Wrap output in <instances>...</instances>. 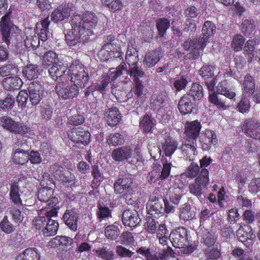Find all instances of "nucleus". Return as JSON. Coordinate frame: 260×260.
Here are the masks:
<instances>
[{
    "mask_svg": "<svg viewBox=\"0 0 260 260\" xmlns=\"http://www.w3.org/2000/svg\"><path fill=\"white\" fill-rule=\"evenodd\" d=\"M97 23L96 14L90 12H86L82 15H74L71 21L73 30L77 31L82 38L83 43L87 42L93 35V29Z\"/></svg>",
    "mask_w": 260,
    "mask_h": 260,
    "instance_id": "f257e3e1",
    "label": "nucleus"
},
{
    "mask_svg": "<svg viewBox=\"0 0 260 260\" xmlns=\"http://www.w3.org/2000/svg\"><path fill=\"white\" fill-rule=\"evenodd\" d=\"M97 23L96 14L90 12H86L82 15H74L71 21L73 30L77 31L82 38L83 43L87 42L93 35V29Z\"/></svg>",
    "mask_w": 260,
    "mask_h": 260,
    "instance_id": "f03ea898",
    "label": "nucleus"
},
{
    "mask_svg": "<svg viewBox=\"0 0 260 260\" xmlns=\"http://www.w3.org/2000/svg\"><path fill=\"white\" fill-rule=\"evenodd\" d=\"M68 75L71 82L80 88H84L89 80L88 72L85 71L84 65L78 60L73 62L70 66Z\"/></svg>",
    "mask_w": 260,
    "mask_h": 260,
    "instance_id": "7ed1b4c3",
    "label": "nucleus"
},
{
    "mask_svg": "<svg viewBox=\"0 0 260 260\" xmlns=\"http://www.w3.org/2000/svg\"><path fill=\"white\" fill-rule=\"evenodd\" d=\"M68 137L76 148L87 146L91 141V135L83 127H73L67 132Z\"/></svg>",
    "mask_w": 260,
    "mask_h": 260,
    "instance_id": "20e7f679",
    "label": "nucleus"
},
{
    "mask_svg": "<svg viewBox=\"0 0 260 260\" xmlns=\"http://www.w3.org/2000/svg\"><path fill=\"white\" fill-rule=\"evenodd\" d=\"M161 162L162 165L161 172L159 169L153 170L147 176V180L151 184H160L161 181L167 179L171 174L172 162L170 160H167L162 156Z\"/></svg>",
    "mask_w": 260,
    "mask_h": 260,
    "instance_id": "39448f33",
    "label": "nucleus"
},
{
    "mask_svg": "<svg viewBox=\"0 0 260 260\" xmlns=\"http://www.w3.org/2000/svg\"><path fill=\"white\" fill-rule=\"evenodd\" d=\"M125 68V64H120L117 68H110L107 73H104L97 82L95 87L96 90L102 92L106 90L110 81H115L118 77L122 74V72Z\"/></svg>",
    "mask_w": 260,
    "mask_h": 260,
    "instance_id": "423d86ee",
    "label": "nucleus"
},
{
    "mask_svg": "<svg viewBox=\"0 0 260 260\" xmlns=\"http://www.w3.org/2000/svg\"><path fill=\"white\" fill-rule=\"evenodd\" d=\"M209 171L207 169H202L196 177L194 182L189 185V191L190 193L196 197H201L202 190L209 184Z\"/></svg>",
    "mask_w": 260,
    "mask_h": 260,
    "instance_id": "0eeeda50",
    "label": "nucleus"
},
{
    "mask_svg": "<svg viewBox=\"0 0 260 260\" xmlns=\"http://www.w3.org/2000/svg\"><path fill=\"white\" fill-rule=\"evenodd\" d=\"M0 27L3 35V39L7 45L10 43L11 40H16L15 31L16 27L10 21L9 14H6L1 18Z\"/></svg>",
    "mask_w": 260,
    "mask_h": 260,
    "instance_id": "6e6552de",
    "label": "nucleus"
},
{
    "mask_svg": "<svg viewBox=\"0 0 260 260\" xmlns=\"http://www.w3.org/2000/svg\"><path fill=\"white\" fill-rule=\"evenodd\" d=\"M188 230L184 227H179L172 230L169 238L173 247L183 248L189 243L188 240Z\"/></svg>",
    "mask_w": 260,
    "mask_h": 260,
    "instance_id": "1a4fd4ad",
    "label": "nucleus"
},
{
    "mask_svg": "<svg viewBox=\"0 0 260 260\" xmlns=\"http://www.w3.org/2000/svg\"><path fill=\"white\" fill-rule=\"evenodd\" d=\"M241 128L247 136L260 141V123L255 119H246Z\"/></svg>",
    "mask_w": 260,
    "mask_h": 260,
    "instance_id": "9d476101",
    "label": "nucleus"
},
{
    "mask_svg": "<svg viewBox=\"0 0 260 260\" xmlns=\"http://www.w3.org/2000/svg\"><path fill=\"white\" fill-rule=\"evenodd\" d=\"M199 143L203 151H209L212 145H216L218 143L217 136L214 131L210 129H205L199 135Z\"/></svg>",
    "mask_w": 260,
    "mask_h": 260,
    "instance_id": "9b49d317",
    "label": "nucleus"
},
{
    "mask_svg": "<svg viewBox=\"0 0 260 260\" xmlns=\"http://www.w3.org/2000/svg\"><path fill=\"white\" fill-rule=\"evenodd\" d=\"M202 125L198 120L187 121L184 125V138L190 141H197L200 136Z\"/></svg>",
    "mask_w": 260,
    "mask_h": 260,
    "instance_id": "f8f14e48",
    "label": "nucleus"
},
{
    "mask_svg": "<svg viewBox=\"0 0 260 260\" xmlns=\"http://www.w3.org/2000/svg\"><path fill=\"white\" fill-rule=\"evenodd\" d=\"M57 212L55 209L52 210H41L38 217L35 218L32 221V226L37 230L41 231L45 228L47 220L50 217H56Z\"/></svg>",
    "mask_w": 260,
    "mask_h": 260,
    "instance_id": "ddd939ff",
    "label": "nucleus"
},
{
    "mask_svg": "<svg viewBox=\"0 0 260 260\" xmlns=\"http://www.w3.org/2000/svg\"><path fill=\"white\" fill-rule=\"evenodd\" d=\"M133 183V179L127 176L118 178L114 184L115 193L116 194L132 193Z\"/></svg>",
    "mask_w": 260,
    "mask_h": 260,
    "instance_id": "4468645a",
    "label": "nucleus"
},
{
    "mask_svg": "<svg viewBox=\"0 0 260 260\" xmlns=\"http://www.w3.org/2000/svg\"><path fill=\"white\" fill-rule=\"evenodd\" d=\"M163 202L162 199L156 197L149 201L146 205L147 213L155 218L161 217L164 214Z\"/></svg>",
    "mask_w": 260,
    "mask_h": 260,
    "instance_id": "2eb2a0df",
    "label": "nucleus"
},
{
    "mask_svg": "<svg viewBox=\"0 0 260 260\" xmlns=\"http://www.w3.org/2000/svg\"><path fill=\"white\" fill-rule=\"evenodd\" d=\"M55 91L59 98L64 100L73 99L79 94V87L75 84L68 85L64 87H62L60 84H57Z\"/></svg>",
    "mask_w": 260,
    "mask_h": 260,
    "instance_id": "dca6fc26",
    "label": "nucleus"
},
{
    "mask_svg": "<svg viewBox=\"0 0 260 260\" xmlns=\"http://www.w3.org/2000/svg\"><path fill=\"white\" fill-rule=\"evenodd\" d=\"M62 219L70 230L77 231L79 214L76 209H67L62 216Z\"/></svg>",
    "mask_w": 260,
    "mask_h": 260,
    "instance_id": "f3484780",
    "label": "nucleus"
},
{
    "mask_svg": "<svg viewBox=\"0 0 260 260\" xmlns=\"http://www.w3.org/2000/svg\"><path fill=\"white\" fill-rule=\"evenodd\" d=\"M216 27L214 23L210 21H206L203 25L202 34L199 38L200 47L205 48L207 45L209 37L214 35L216 32Z\"/></svg>",
    "mask_w": 260,
    "mask_h": 260,
    "instance_id": "a211bd4d",
    "label": "nucleus"
},
{
    "mask_svg": "<svg viewBox=\"0 0 260 260\" xmlns=\"http://www.w3.org/2000/svg\"><path fill=\"white\" fill-rule=\"evenodd\" d=\"M122 221L125 226H128L131 230H133L139 225L141 219L137 212L126 210L122 213Z\"/></svg>",
    "mask_w": 260,
    "mask_h": 260,
    "instance_id": "6ab92c4d",
    "label": "nucleus"
},
{
    "mask_svg": "<svg viewBox=\"0 0 260 260\" xmlns=\"http://www.w3.org/2000/svg\"><path fill=\"white\" fill-rule=\"evenodd\" d=\"M71 8L69 5H60L50 15L51 20L56 23L63 21L70 16Z\"/></svg>",
    "mask_w": 260,
    "mask_h": 260,
    "instance_id": "aec40b11",
    "label": "nucleus"
},
{
    "mask_svg": "<svg viewBox=\"0 0 260 260\" xmlns=\"http://www.w3.org/2000/svg\"><path fill=\"white\" fill-rule=\"evenodd\" d=\"M50 24L49 16H47L44 19L37 22L36 25L35 32L38 35V37L43 42V43H44L47 40Z\"/></svg>",
    "mask_w": 260,
    "mask_h": 260,
    "instance_id": "412c9836",
    "label": "nucleus"
},
{
    "mask_svg": "<svg viewBox=\"0 0 260 260\" xmlns=\"http://www.w3.org/2000/svg\"><path fill=\"white\" fill-rule=\"evenodd\" d=\"M195 101L190 98V95L187 93L183 94L180 99L178 108L182 114H190L195 108Z\"/></svg>",
    "mask_w": 260,
    "mask_h": 260,
    "instance_id": "4be33fe9",
    "label": "nucleus"
},
{
    "mask_svg": "<svg viewBox=\"0 0 260 260\" xmlns=\"http://www.w3.org/2000/svg\"><path fill=\"white\" fill-rule=\"evenodd\" d=\"M107 123L110 126L117 125L122 120V115L116 107L113 106L108 109L105 113Z\"/></svg>",
    "mask_w": 260,
    "mask_h": 260,
    "instance_id": "5701e85b",
    "label": "nucleus"
},
{
    "mask_svg": "<svg viewBox=\"0 0 260 260\" xmlns=\"http://www.w3.org/2000/svg\"><path fill=\"white\" fill-rule=\"evenodd\" d=\"M123 52H118L117 50H111L107 48L102 46L101 50L98 53L99 58L103 61H107L112 58H115L120 61L123 60Z\"/></svg>",
    "mask_w": 260,
    "mask_h": 260,
    "instance_id": "b1692460",
    "label": "nucleus"
},
{
    "mask_svg": "<svg viewBox=\"0 0 260 260\" xmlns=\"http://www.w3.org/2000/svg\"><path fill=\"white\" fill-rule=\"evenodd\" d=\"M133 152L129 146H121L112 151V157L115 161H123L131 158Z\"/></svg>",
    "mask_w": 260,
    "mask_h": 260,
    "instance_id": "393cba45",
    "label": "nucleus"
},
{
    "mask_svg": "<svg viewBox=\"0 0 260 260\" xmlns=\"http://www.w3.org/2000/svg\"><path fill=\"white\" fill-rule=\"evenodd\" d=\"M169 104V98L166 93H159L152 96L151 106L154 110H165L166 106Z\"/></svg>",
    "mask_w": 260,
    "mask_h": 260,
    "instance_id": "a878e982",
    "label": "nucleus"
},
{
    "mask_svg": "<svg viewBox=\"0 0 260 260\" xmlns=\"http://www.w3.org/2000/svg\"><path fill=\"white\" fill-rule=\"evenodd\" d=\"M161 53L160 49H156L148 51L144 56L143 65L147 68L153 67L160 60Z\"/></svg>",
    "mask_w": 260,
    "mask_h": 260,
    "instance_id": "bb28decb",
    "label": "nucleus"
},
{
    "mask_svg": "<svg viewBox=\"0 0 260 260\" xmlns=\"http://www.w3.org/2000/svg\"><path fill=\"white\" fill-rule=\"evenodd\" d=\"M30 101L33 105H36L41 100L40 91H42L41 84L39 83L32 82L29 84L28 87Z\"/></svg>",
    "mask_w": 260,
    "mask_h": 260,
    "instance_id": "cd10ccee",
    "label": "nucleus"
},
{
    "mask_svg": "<svg viewBox=\"0 0 260 260\" xmlns=\"http://www.w3.org/2000/svg\"><path fill=\"white\" fill-rule=\"evenodd\" d=\"M237 237L238 240L244 242L247 240H253L255 238L254 231L248 224L241 225L237 231Z\"/></svg>",
    "mask_w": 260,
    "mask_h": 260,
    "instance_id": "c85d7f7f",
    "label": "nucleus"
},
{
    "mask_svg": "<svg viewBox=\"0 0 260 260\" xmlns=\"http://www.w3.org/2000/svg\"><path fill=\"white\" fill-rule=\"evenodd\" d=\"M197 141H190L188 139L183 138L180 149L187 158H190L192 155H195L197 152Z\"/></svg>",
    "mask_w": 260,
    "mask_h": 260,
    "instance_id": "c756f323",
    "label": "nucleus"
},
{
    "mask_svg": "<svg viewBox=\"0 0 260 260\" xmlns=\"http://www.w3.org/2000/svg\"><path fill=\"white\" fill-rule=\"evenodd\" d=\"M47 220L45 228L42 230V234L44 237H50L54 236L57 233L59 229V224L58 221L51 219Z\"/></svg>",
    "mask_w": 260,
    "mask_h": 260,
    "instance_id": "7c9ffc66",
    "label": "nucleus"
},
{
    "mask_svg": "<svg viewBox=\"0 0 260 260\" xmlns=\"http://www.w3.org/2000/svg\"><path fill=\"white\" fill-rule=\"evenodd\" d=\"M196 216V212L192 210L190 204L186 203L181 205L179 211L180 220L184 221L193 219Z\"/></svg>",
    "mask_w": 260,
    "mask_h": 260,
    "instance_id": "2f4dec72",
    "label": "nucleus"
},
{
    "mask_svg": "<svg viewBox=\"0 0 260 260\" xmlns=\"http://www.w3.org/2000/svg\"><path fill=\"white\" fill-rule=\"evenodd\" d=\"M174 253L172 248L167 246L161 251L152 253L150 251L146 260H165Z\"/></svg>",
    "mask_w": 260,
    "mask_h": 260,
    "instance_id": "473e14b6",
    "label": "nucleus"
},
{
    "mask_svg": "<svg viewBox=\"0 0 260 260\" xmlns=\"http://www.w3.org/2000/svg\"><path fill=\"white\" fill-rule=\"evenodd\" d=\"M217 93L224 95L229 99L235 98L236 93L229 88V83L226 80H224L218 83L217 86Z\"/></svg>",
    "mask_w": 260,
    "mask_h": 260,
    "instance_id": "72a5a7b5",
    "label": "nucleus"
},
{
    "mask_svg": "<svg viewBox=\"0 0 260 260\" xmlns=\"http://www.w3.org/2000/svg\"><path fill=\"white\" fill-rule=\"evenodd\" d=\"M67 70V67L63 63L53 64L49 70V74L52 79L55 81L62 76Z\"/></svg>",
    "mask_w": 260,
    "mask_h": 260,
    "instance_id": "f704fd0d",
    "label": "nucleus"
},
{
    "mask_svg": "<svg viewBox=\"0 0 260 260\" xmlns=\"http://www.w3.org/2000/svg\"><path fill=\"white\" fill-rule=\"evenodd\" d=\"M244 92L248 94V96L252 95L255 90V80L254 77L250 74H247L243 83Z\"/></svg>",
    "mask_w": 260,
    "mask_h": 260,
    "instance_id": "c9c22d12",
    "label": "nucleus"
},
{
    "mask_svg": "<svg viewBox=\"0 0 260 260\" xmlns=\"http://www.w3.org/2000/svg\"><path fill=\"white\" fill-rule=\"evenodd\" d=\"M178 147V144L175 140H172L171 138H169L165 140V142L162 145V148L164 150L165 154L166 157H169L167 160H170L171 162V156L173 153L176 151Z\"/></svg>",
    "mask_w": 260,
    "mask_h": 260,
    "instance_id": "e433bc0d",
    "label": "nucleus"
},
{
    "mask_svg": "<svg viewBox=\"0 0 260 260\" xmlns=\"http://www.w3.org/2000/svg\"><path fill=\"white\" fill-rule=\"evenodd\" d=\"M66 40L69 46H74L79 45L81 42L83 43L82 38L79 34L78 31H75L72 29L69 30L65 34Z\"/></svg>",
    "mask_w": 260,
    "mask_h": 260,
    "instance_id": "4c0bfd02",
    "label": "nucleus"
},
{
    "mask_svg": "<svg viewBox=\"0 0 260 260\" xmlns=\"http://www.w3.org/2000/svg\"><path fill=\"white\" fill-rule=\"evenodd\" d=\"M187 94L190 95L193 101H199L204 95L203 86L200 83H193L191 85L189 93H187Z\"/></svg>",
    "mask_w": 260,
    "mask_h": 260,
    "instance_id": "58836bf2",
    "label": "nucleus"
},
{
    "mask_svg": "<svg viewBox=\"0 0 260 260\" xmlns=\"http://www.w3.org/2000/svg\"><path fill=\"white\" fill-rule=\"evenodd\" d=\"M17 260H40V255L36 248H27L17 256Z\"/></svg>",
    "mask_w": 260,
    "mask_h": 260,
    "instance_id": "ea45409f",
    "label": "nucleus"
},
{
    "mask_svg": "<svg viewBox=\"0 0 260 260\" xmlns=\"http://www.w3.org/2000/svg\"><path fill=\"white\" fill-rule=\"evenodd\" d=\"M256 42L254 40H248L246 41L243 47L244 53L246 56L247 61L249 63L252 62L254 56V51L255 50Z\"/></svg>",
    "mask_w": 260,
    "mask_h": 260,
    "instance_id": "a19ab883",
    "label": "nucleus"
},
{
    "mask_svg": "<svg viewBox=\"0 0 260 260\" xmlns=\"http://www.w3.org/2000/svg\"><path fill=\"white\" fill-rule=\"evenodd\" d=\"M155 25L159 37L162 38L171 26L170 20L165 17L159 18L156 20Z\"/></svg>",
    "mask_w": 260,
    "mask_h": 260,
    "instance_id": "79ce46f5",
    "label": "nucleus"
},
{
    "mask_svg": "<svg viewBox=\"0 0 260 260\" xmlns=\"http://www.w3.org/2000/svg\"><path fill=\"white\" fill-rule=\"evenodd\" d=\"M70 239L66 236H56L50 240L47 244L48 248H56L59 246L67 245Z\"/></svg>",
    "mask_w": 260,
    "mask_h": 260,
    "instance_id": "37998d69",
    "label": "nucleus"
},
{
    "mask_svg": "<svg viewBox=\"0 0 260 260\" xmlns=\"http://www.w3.org/2000/svg\"><path fill=\"white\" fill-rule=\"evenodd\" d=\"M154 123L151 116L145 114L140 120V126L145 134L152 133Z\"/></svg>",
    "mask_w": 260,
    "mask_h": 260,
    "instance_id": "c03bdc74",
    "label": "nucleus"
},
{
    "mask_svg": "<svg viewBox=\"0 0 260 260\" xmlns=\"http://www.w3.org/2000/svg\"><path fill=\"white\" fill-rule=\"evenodd\" d=\"M41 185L42 187L38 191V198L40 201L46 202L52 195L53 190L48 186H45L44 181H41Z\"/></svg>",
    "mask_w": 260,
    "mask_h": 260,
    "instance_id": "a18cd8bd",
    "label": "nucleus"
},
{
    "mask_svg": "<svg viewBox=\"0 0 260 260\" xmlns=\"http://www.w3.org/2000/svg\"><path fill=\"white\" fill-rule=\"evenodd\" d=\"M22 73L28 80L38 78L39 74L38 66L35 64H28L23 68Z\"/></svg>",
    "mask_w": 260,
    "mask_h": 260,
    "instance_id": "49530a36",
    "label": "nucleus"
},
{
    "mask_svg": "<svg viewBox=\"0 0 260 260\" xmlns=\"http://www.w3.org/2000/svg\"><path fill=\"white\" fill-rule=\"evenodd\" d=\"M106 143L110 146L122 145L124 143V136L120 133H111L107 137Z\"/></svg>",
    "mask_w": 260,
    "mask_h": 260,
    "instance_id": "de8ad7c7",
    "label": "nucleus"
},
{
    "mask_svg": "<svg viewBox=\"0 0 260 260\" xmlns=\"http://www.w3.org/2000/svg\"><path fill=\"white\" fill-rule=\"evenodd\" d=\"M115 37L113 34H110L104 38L102 43L103 46L111 50H116L118 52H122L120 45L115 43Z\"/></svg>",
    "mask_w": 260,
    "mask_h": 260,
    "instance_id": "09e8293b",
    "label": "nucleus"
},
{
    "mask_svg": "<svg viewBox=\"0 0 260 260\" xmlns=\"http://www.w3.org/2000/svg\"><path fill=\"white\" fill-rule=\"evenodd\" d=\"M102 4L109 8L110 12L115 13L120 11L123 7L121 0H101Z\"/></svg>",
    "mask_w": 260,
    "mask_h": 260,
    "instance_id": "8fccbe9b",
    "label": "nucleus"
},
{
    "mask_svg": "<svg viewBox=\"0 0 260 260\" xmlns=\"http://www.w3.org/2000/svg\"><path fill=\"white\" fill-rule=\"evenodd\" d=\"M242 32L245 36H249L255 29L254 21L251 18H246L240 26Z\"/></svg>",
    "mask_w": 260,
    "mask_h": 260,
    "instance_id": "3c124183",
    "label": "nucleus"
},
{
    "mask_svg": "<svg viewBox=\"0 0 260 260\" xmlns=\"http://www.w3.org/2000/svg\"><path fill=\"white\" fill-rule=\"evenodd\" d=\"M245 42V38L240 34H237L233 37L231 42V48L235 52L241 51Z\"/></svg>",
    "mask_w": 260,
    "mask_h": 260,
    "instance_id": "603ef678",
    "label": "nucleus"
},
{
    "mask_svg": "<svg viewBox=\"0 0 260 260\" xmlns=\"http://www.w3.org/2000/svg\"><path fill=\"white\" fill-rule=\"evenodd\" d=\"M99 257L104 260H114L115 254L113 250L107 247L99 248L95 250Z\"/></svg>",
    "mask_w": 260,
    "mask_h": 260,
    "instance_id": "864d4df0",
    "label": "nucleus"
},
{
    "mask_svg": "<svg viewBox=\"0 0 260 260\" xmlns=\"http://www.w3.org/2000/svg\"><path fill=\"white\" fill-rule=\"evenodd\" d=\"M0 126L7 129L10 132L16 133V124L10 117L4 116L0 118Z\"/></svg>",
    "mask_w": 260,
    "mask_h": 260,
    "instance_id": "5fc2aeb1",
    "label": "nucleus"
},
{
    "mask_svg": "<svg viewBox=\"0 0 260 260\" xmlns=\"http://www.w3.org/2000/svg\"><path fill=\"white\" fill-rule=\"evenodd\" d=\"M91 175L93 178L92 184L96 186H99L103 180V174L101 173L99 167L97 164L91 167Z\"/></svg>",
    "mask_w": 260,
    "mask_h": 260,
    "instance_id": "6e6d98bb",
    "label": "nucleus"
},
{
    "mask_svg": "<svg viewBox=\"0 0 260 260\" xmlns=\"http://www.w3.org/2000/svg\"><path fill=\"white\" fill-rule=\"evenodd\" d=\"M96 217L100 221L106 218L112 217L111 211L107 207H103L101 204L97 205Z\"/></svg>",
    "mask_w": 260,
    "mask_h": 260,
    "instance_id": "4d7b16f0",
    "label": "nucleus"
},
{
    "mask_svg": "<svg viewBox=\"0 0 260 260\" xmlns=\"http://www.w3.org/2000/svg\"><path fill=\"white\" fill-rule=\"evenodd\" d=\"M200 171L199 165L197 163L192 162L190 164L184 173L187 178L193 179L198 177L200 174Z\"/></svg>",
    "mask_w": 260,
    "mask_h": 260,
    "instance_id": "13d9d810",
    "label": "nucleus"
},
{
    "mask_svg": "<svg viewBox=\"0 0 260 260\" xmlns=\"http://www.w3.org/2000/svg\"><path fill=\"white\" fill-rule=\"evenodd\" d=\"M106 238L109 240H115L120 234V230L117 225H107L105 231Z\"/></svg>",
    "mask_w": 260,
    "mask_h": 260,
    "instance_id": "bf43d9fd",
    "label": "nucleus"
},
{
    "mask_svg": "<svg viewBox=\"0 0 260 260\" xmlns=\"http://www.w3.org/2000/svg\"><path fill=\"white\" fill-rule=\"evenodd\" d=\"M40 41L39 37L34 35L27 36L24 40V45L28 50H35L40 45Z\"/></svg>",
    "mask_w": 260,
    "mask_h": 260,
    "instance_id": "052dcab7",
    "label": "nucleus"
},
{
    "mask_svg": "<svg viewBox=\"0 0 260 260\" xmlns=\"http://www.w3.org/2000/svg\"><path fill=\"white\" fill-rule=\"evenodd\" d=\"M127 74L133 77V81H141L140 79L143 77L145 73L142 68H139L137 66L130 67L127 71Z\"/></svg>",
    "mask_w": 260,
    "mask_h": 260,
    "instance_id": "680f3d73",
    "label": "nucleus"
},
{
    "mask_svg": "<svg viewBox=\"0 0 260 260\" xmlns=\"http://www.w3.org/2000/svg\"><path fill=\"white\" fill-rule=\"evenodd\" d=\"M76 178L75 175L69 171H66L61 177L60 181L63 186L66 187H69L74 186L75 184Z\"/></svg>",
    "mask_w": 260,
    "mask_h": 260,
    "instance_id": "e2e57ef3",
    "label": "nucleus"
},
{
    "mask_svg": "<svg viewBox=\"0 0 260 260\" xmlns=\"http://www.w3.org/2000/svg\"><path fill=\"white\" fill-rule=\"evenodd\" d=\"M85 121V118L84 115L82 114L77 113L69 117L68 123L76 127V126L83 124Z\"/></svg>",
    "mask_w": 260,
    "mask_h": 260,
    "instance_id": "0e129e2a",
    "label": "nucleus"
},
{
    "mask_svg": "<svg viewBox=\"0 0 260 260\" xmlns=\"http://www.w3.org/2000/svg\"><path fill=\"white\" fill-rule=\"evenodd\" d=\"M214 70L213 66L206 64L200 68L199 74L204 79H209L214 76Z\"/></svg>",
    "mask_w": 260,
    "mask_h": 260,
    "instance_id": "69168bd1",
    "label": "nucleus"
},
{
    "mask_svg": "<svg viewBox=\"0 0 260 260\" xmlns=\"http://www.w3.org/2000/svg\"><path fill=\"white\" fill-rule=\"evenodd\" d=\"M249 100L246 95H243L240 102L237 105V110L243 114L247 113L250 110Z\"/></svg>",
    "mask_w": 260,
    "mask_h": 260,
    "instance_id": "338daca9",
    "label": "nucleus"
},
{
    "mask_svg": "<svg viewBox=\"0 0 260 260\" xmlns=\"http://www.w3.org/2000/svg\"><path fill=\"white\" fill-rule=\"evenodd\" d=\"M57 60V55L54 51H47L44 55L43 61L45 66L49 67L53 65L56 63Z\"/></svg>",
    "mask_w": 260,
    "mask_h": 260,
    "instance_id": "774afa93",
    "label": "nucleus"
}]
</instances>
